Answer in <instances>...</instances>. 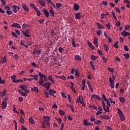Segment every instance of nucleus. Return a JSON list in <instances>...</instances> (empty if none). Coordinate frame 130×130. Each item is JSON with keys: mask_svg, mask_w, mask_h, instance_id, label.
<instances>
[{"mask_svg": "<svg viewBox=\"0 0 130 130\" xmlns=\"http://www.w3.org/2000/svg\"><path fill=\"white\" fill-rule=\"evenodd\" d=\"M2 109L3 110L6 109V107H7V103L5 102H2Z\"/></svg>", "mask_w": 130, "mask_h": 130, "instance_id": "20", "label": "nucleus"}, {"mask_svg": "<svg viewBox=\"0 0 130 130\" xmlns=\"http://www.w3.org/2000/svg\"><path fill=\"white\" fill-rule=\"evenodd\" d=\"M1 2H2V7L6 6V1L5 0H1Z\"/></svg>", "mask_w": 130, "mask_h": 130, "instance_id": "54", "label": "nucleus"}, {"mask_svg": "<svg viewBox=\"0 0 130 130\" xmlns=\"http://www.w3.org/2000/svg\"><path fill=\"white\" fill-rule=\"evenodd\" d=\"M75 76L79 77V73H78V71L77 69H75Z\"/></svg>", "mask_w": 130, "mask_h": 130, "instance_id": "55", "label": "nucleus"}, {"mask_svg": "<svg viewBox=\"0 0 130 130\" xmlns=\"http://www.w3.org/2000/svg\"><path fill=\"white\" fill-rule=\"evenodd\" d=\"M44 122H45V124H46L48 126H50V122H49V121L46 120V121H44Z\"/></svg>", "mask_w": 130, "mask_h": 130, "instance_id": "63", "label": "nucleus"}, {"mask_svg": "<svg viewBox=\"0 0 130 130\" xmlns=\"http://www.w3.org/2000/svg\"><path fill=\"white\" fill-rule=\"evenodd\" d=\"M118 42L116 41L114 44V47L116 49H118Z\"/></svg>", "mask_w": 130, "mask_h": 130, "instance_id": "43", "label": "nucleus"}, {"mask_svg": "<svg viewBox=\"0 0 130 130\" xmlns=\"http://www.w3.org/2000/svg\"><path fill=\"white\" fill-rule=\"evenodd\" d=\"M83 124L85 126H91L92 125H93V123L88 122L87 120L85 119V120H83Z\"/></svg>", "mask_w": 130, "mask_h": 130, "instance_id": "11", "label": "nucleus"}, {"mask_svg": "<svg viewBox=\"0 0 130 130\" xmlns=\"http://www.w3.org/2000/svg\"><path fill=\"white\" fill-rule=\"evenodd\" d=\"M102 59H103V62H104L105 63H107V58H105V57H104V56L102 57Z\"/></svg>", "mask_w": 130, "mask_h": 130, "instance_id": "52", "label": "nucleus"}, {"mask_svg": "<svg viewBox=\"0 0 130 130\" xmlns=\"http://www.w3.org/2000/svg\"><path fill=\"white\" fill-rule=\"evenodd\" d=\"M117 111H118V115H119L120 119L121 121L125 120L124 114L122 113V111L119 108H117Z\"/></svg>", "mask_w": 130, "mask_h": 130, "instance_id": "1", "label": "nucleus"}, {"mask_svg": "<svg viewBox=\"0 0 130 130\" xmlns=\"http://www.w3.org/2000/svg\"><path fill=\"white\" fill-rule=\"evenodd\" d=\"M61 7V4L60 3H57L56 4L55 7L57 8V9H59Z\"/></svg>", "mask_w": 130, "mask_h": 130, "instance_id": "47", "label": "nucleus"}, {"mask_svg": "<svg viewBox=\"0 0 130 130\" xmlns=\"http://www.w3.org/2000/svg\"><path fill=\"white\" fill-rule=\"evenodd\" d=\"M80 7L79 5H78V4H74V10L75 11H78L79 10Z\"/></svg>", "mask_w": 130, "mask_h": 130, "instance_id": "18", "label": "nucleus"}, {"mask_svg": "<svg viewBox=\"0 0 130 130\" xmlns=\"http://www.w3.org/2000/svg\"><path fill=\"white\" fill-rule=\"evenodd\" d=\"M81 13L78 12V13L75 14V19H80L82 18V15H81Z\"/></svg>", "mask_w": 130, "mask_h": 130, "instance_id": "15", "label": "nucleus"}, {"mask_svg": "<svg viewBox=\"0 0 130 130\" xmlns=\"http://www.w3.org/2000/svg\"><path fill=\"white\" fill-rule=\"evenodd\" d=\"M21 6L22 7L23 9H24V10L25 12H29V8L28 7V6H27L26 4H22Z\"/></svg>", "mask_w": 130, "mask_h": 130, "instance_id": "10", "label": "nucleus"}, {"mask_svg": "<svg viewBox=\"0 0 130 130\" xmlns=\"http://www.w3.org/2000/svg\"><path fill=\"white\" fill-rule=\"evenodd\" d=\"M38 4H40L42 7H46V4H45L44 1L43 0H39L38 1Z\"/></svg>", "mask_w": 130, "mask_h": 130, "instance_id": "19", "label": "nucleus"}, {"mask_svg": "<svg viewBox=\"0 0 130 130\" xmlns=\"http://www.w3.org/2000/svg\"><path fill=\"white\" fill-rule=\"evenodd\" d=\"M21 33H22L23 35H24V37L26 38H29L30 37V35H29V29H26L25 30H22L21 31Z\"/></svg>", "mask_w": 130, "mask_h": 130, "instance_id": "2", "label": "nucleus"}, {"mask_svg": "<svg viewBox=\"0 0 130 130\" xmlns=\"http://www.w3.org/2000/svg\"><path fill=\"white\" fill-rule=\"evenodd\" d=\"M12 36H13V37H15V38H17V35L14 31H12Z\"/></svg>", "mask_w": 130, "mask_h": 130, "instance_id": "56", "label": "nucleus"}, {"mask_svg": "<svg viewBox=\"0 0 130 130\" xmlns=\"http://www.w3.org/2000/svg\"><path fill=\"white\" fill-rule=\"evenodd\" d=\"M82 100H81V96H80V95H79L78 96V99H77V100H76V103H79V102H82Z\"/></svg>", "mask_w": 130, "mask_h": 130, "instance_id": "48", "label": "nucleus"}, {"mask_svg": "<svg viewBox=\"0 0 130 130\" xmlns=\"http://www.w3.org/2000/svg\"><path fill=\"white\" fill-rule=\"evenodd\" d=\"M90 58L92 60L95 61L96 59L99 58V57H98L97 56H94V55H91V56H90Z\"/></svg>", "mask_w": 130, "mask_h": 130, "instance_id": "25", "label": "nucleus"}, {"mask_svg": "<svg viewBox=\"0 0 130 130\" xmlns=\"http://www.w3.org/2000/svg\"><path fill=\"white\" fill-rule=\"evenodd\" d=\"M124 50H125L126 52H128V51H129V48H128L127 46H124Z\"/></svg>", "mask_w": 130, "mask_h": 130, "instance_id": "53", "label": "nucleus"}, {"mask_svg": "<svg viewBox=\"0 0 130 130\" xmlns=\"http://www.w3.org/2000/svg\"><path fill=\"white\" fill-rule=\"evenodd\" d=\"M102 123V121L100 120H98L96 121H94L95 124H99Z\"/></svg>", "mask_w": 130, "mask_h": 130, "instance_id": "50", "label": "nucleus"}, {"mask_svg": "<svg viewBox=\"0 0 130 130\" xmlns=\"http://www.w3.org/2000/svg\"><path fill=\"white\" fill-rule=\"evenodd\" d=\"M15 31L16 32V34H17V35H21V31H20V30H18L17 29H15Z\"/></svg>", "mask_w": 130, "mask_h": 130, "instance_id": "51", "label": "nucleus"}, {"mask_svg": "<svg viewBox=\"0 0 130 130\" xmlns=\"http://www.w3.org/2000/svg\"><path fill=\"white\" fill-rule=\"evenodd\" d=\"M13 123L15 124V130H17V123L16 120H13Z\"/></svg>", "mask_w": 130, "mask_h": 130, "instance_id": "42", "label": "nucleus"}, {"mask_svg": "<svg viewBox=\"0 0 130 130\" xmlns=\"http://www.w3.org/2000/svg\"><path fill=\"white\" fill-rule=\"evenodd\" d=\"M64 49H63V48L62 47H59V49H58L59 52L61 53H62V51H64Z\"/></svg>", "mask_w": 130, "mask_h": 130, "instance_id": "57", "label": "nucleus"}, {"mask_svg": "<svg viewBox=\"0 0 130 130\" xmlns=\"http://www.w3.org/2000/svg\"><path fill=\"white\" fill-rule=\"evenodd\" d=\"M93 44H98V39L96 38L93 39Z\"/></svg>", "mask_w": 130, "mask_h": 130, "instance_id": "59", "label": "nucleus"}, {"mask_svg": "<svg viewBox=\"0 0 130 130\" xmlns=\"http://www.w3.org/2000/svg\"><path fill=\"white\" fill-rule=\"evenodd\" d=\"M109 82L110 84V87H111V88H114V81L113 80H112V78H111V77H110L109 78Z\"/></svg>", "mask_w": 130, "mask_h": 130, "instance_id": "7", "label": "nucleus"}, {"mask_svg": "<svg viewBox=\"0 0 130 130\" xmlns=\"http://www.w3.org/2000/svg\"><path fill=\"white\" fill-rule=\"evenodd\" d=\"M48 93H49V95H51L53 97L56 98V96L53 94L56 93V91L55 90L49 89V92H48Z\"/></svg>", "mask_w": 130, "mask_h": 130, "instance_id": "6", "label": "nucleus"}, {"mask_svg": "<svg viewBox=\"0 0 130 130\" xmlns=\"http://www.w3.org/2000/svg\"><path fill=\"white\" fill-rule=\"evenodd\" d=\"M71 42H72V46L74 47H76V46H78V44H75V39L72 38Z\"/></svg>", "mask_w": 130, "mask_h": 130, "instance_id": "22", "label": "nucleus"}, {"mask_svg": "<svg viewBox=\"0 0 130 130\" xmlns=\"http://www.w3.org/2000/svg\"><path fill=\"white\" fill-rule=\"evenodd\" d=\"M59 114H60V115L63 116L65 115V112L61 110H59Z\"/></svg>", "mask_w": 130, "mask_h": 130, "instance_id": "41", "label": "nucleus"}, {"mask_svg": "<svg viewBox=\"0 0 130 130\" xmlns=\"http://www.w3.org/2000/svg\"><path fill=\"white\" fill-rule=\"evenodd\" d=\"M124 57H125V59H128L129 57V54H124Z\"/></svg>", "mask_w": 130, "mask_h": 130, "instance_id": "60", "label": "nucleus"}, {"mask_svg": "<svg viewBox=\"0 0 130 130\" xmlns=\"http://www.w3.org/2000/svg\"><path fill=\"white\" fill-rule=\"evenodd\" d=\"M31 65H32V66L34 67V68H37L38 69H39V67H38V66H37V64L35 62L31 63Z\"/></svg>", "mask_w": 130, "mask_h": 130, "instance_id": "45", "label": "nucleus"}, {"mask_svg": "<svg viewBox=\"0 0 130 130\" xmlns=\"http://www.w3.org/2000/svg\"><path fill=\"white\" fill-rule=\"evenodd\" d=\"M6 94V88L4 89L3 91L1 92L0 93V98H3Z\"/></svg>", "mask_w": 130, "mask_h": 130, "instance_id": "14", "label": "nucleus"}, {"mask_svg": "<svg viewBox=\"0 0 130 130\" xmlns=\"http://www.w3.org/2000/svg\"><path fill=\"white\" fill-rule=\"evenodd\" d=\"M10 78H11L12 81H15L16 80V79H17V76H16L15 75H13V76L10 77Z\"/></svg>", "mask_w": 130, "mask_h": 130, "instance_id": "36", "label": "nucleus"}, {"mask_svg": "<svg viewBox=\"0 0 130 130\" xmlns=\"http://www.w3.org/2000/svg\"><path fill=\"white\" fill-rule=\"evenodd\" d=\"M82 87H81V90H84L85 88H86V81L85 80V79H82Z\"/></svg>", "mask_w": 130, "mask_h": 130, "instance_id": "13", "label": "nucleus"}, {"mask_svg": "<svg viewBox=\"0 0 130 130\" xmlns=\"http://www.w3.org/2000/svg\"><path fill=\"white\" fill-rule=\"evenodd\" d=\"M29 26V25L25 23L22 24V28L24 29H25L26 28H28Z\"/></svg>", "mask_w": 130, "mask_h": 130, "instance_id": "37", "label": "nucleus"}, {"mask_svg": "<svg viewBox=\"0 0 130 130\" xmlns=\"http://www.w3.org/2000/svg\"><path fill=\"white\" fill-rule=\"evenodd\" d=\"M35 10L36 13H37V15L39 17L41 16V12L39 11V10L37 9V10Z\"/></svg>", "mask_w": 130, "mask_h": 130, "instance_id": "40", "label": "nucleus"}, {"mask_svg": "<svg viewBox=\"0 0 130 130\" xmlns=\"http://www.w3.org/2000/svg\"><path fill=\"white\" fill-rule=\"evenodd\" d=\"M38 83H39L40 86H42L43 87H50V86H51V83H50V82H46L44 83V81H43L42 84L40 83V81Z\"/></svg>", "mask_w": 130, "mask_h": 130, "instance_id": "3", "label": "nucleus"}, {"mask_svg": "<svg viewBox=\"0 0 130 130\" xmlns=\"http://www.w3.org/2000/svg\"><path fill=\"white\" fill-rule=\"evenodd\" d=\"M42 127L43 128H45L46 127V124H45L44 121L42 122Z\"/></svg>", "mask_w": 130, "mask_h": 130, "instance_id": "64", "label": "nucleus"}, {"mask_svg": "<svg viewBox=\"0 0 130 130\" xmlns=\"http://www.w3.org/2000/svg\"><path fill=\"white\" fill-rule=\"evenodd\" d=\"M96 24H97V25H98V28H99L100 29L104 28L103 25L102 24H100L99 22H96Z\"/></svg>", "mask_w": 130, "mask_h": 130, "instance_id": "30", "label": "nucleus"}, {"mask_svg": "<svg viewBox=\"0 0 130 130\" xmlns=\"http://www.w3.org/2000/svg\"><path fill=\"white\" fill-rule=\"evenodd\" d=\"M31 91L32 92H35L36 93H38L39 90L38 87L34 86V88H31Z\"/></svg>", "mask_w": 130, "mask_h": 130, "instance_id": "17", "label": "nucleus"}, {"mask_svg": "<svg viewBox=\"0 0 130 130\" xmlns=\"http://www.w3.org/2000/svg\"><path fill=\"white\" fill-rule=\"evenodd\" d=\"M101 118H102L103 119H106L107 120H108L110 119V117L109 116L107 115H102L101 116Z\"/></svg>", "mask_w": 130, "mask_h": 130, "instance_id": "23", "label": "nucleus"}, {"mask_svg": "<svg viewBox=\"0 0 130 130\" xmlns=\"http://www.w3.org/2000/svg\"><path fill=\"white\" fill-rule=\"evenodd\" d=\"M28 122H29L30 124H34V120L32 119V117H30L29 119H28Z\"/></svg>", "mask_w": 130, "mask_h": 130, "instance_id": "29", "label": "nucleus"}, {"mask_svg": "<svg viewBox=\"0 0 130 130\" xmlns=\"http://www.w3.org/2000/svg\"><path fill=\"white\" fill-rule=\"evenodd\" d=\"M96 34H97L98 36H100L103 34V31L101 30H98Z\"/></svg>", "mask_w": 130, "mask_h": 130, "instance_id": "38", "label": "nucleus"}, {"mask_svg": "<svg viewBox=\"0 0 130 130\" xmlns=\"http://www.w3.org/2000/svg\"><path fill=\"white\" fill-rule=\"evenodd\" d=\"M107 108H106V107H105V109H103V110L107 112V113L110 112V108H109V106H106Z\"/></svg>", "mask_w": 130, "mask_h": 130, "instance_id": "33", "label": "nucleus"}, {"mask_svg": "<svg viewBox=\"0 0 130 130\" xmlns=\"http://www.w3.org/2000/svg\"><path fill=\"white\" fill-rule=\"evenodd\" d=\"M42 12H43L44 14L46 15V17L47 18L49 17V16H50V14L49 13V11H48L47 9L44 8L43 9H42Z\"/></svg>", "mask_w": 130, "mask_h": 130, "instance_id": "9", "label": "nucleus"}, {"mask_svg": "<svg viewBox=\"0 0 130 130\" xmlns=\"http://www.w3.org/2000/svg\"><path fill=\"white\" fill-rule=\"evenodd\" d=\"M13 82L14 83H22L23 80L21 79H19V80H15L13 81Z\"/></svg>", "mask_w": 130, "mask_h": 130, "instance_id": "28", "label": "nucleus"}, {"mask_svg": "<svg viewBox=\"0 0 130 130\" xmlns=\"http://www.w3.org/2000/svg\"><path fill=\"white\" fill-rule=\"evenodd\" d=\"M89 107L93 109V110H97V107L94 105H89Z\"/></svg>", "mask_w": 130, "mask_h": 130, "instance_id": "44", "label": "nucleus"}, {"mask_svg": "<svg viewBox=\"0 0 130 130\" xmlns=\"http://www.w3.org/2000/svg\"><path fill=\"white\" fill-rule=\"evenodd\" d=\"M30 7H32L34 10H38V8H37L36 6H35V5H34L33 4H30Z\"/></svg>", "mask_w": 130, "mask_h": 130, "instance_id": "35", "label": "nucleus"}, {"mask_svg": "<svg viewBox=\"0 0 130 130\" xmlns=\"http://www.w3.org/2000/svg\"><path fill=\"white\" fill-rule=\"evenodd\" d=\"M49 14H50L52 17H54L55 13L53 10H49Z\"/></svg>", "mask_w": 130, "mask_h": 130, "instance_id": "32", "label": "nucleus"}, {"mask_svg": "<svg viewBox=\"0 0 130 130\" xmlns=\"http://www.w3.org/2000/svg\"><path fill=\"white\" fill-rule=\"evenodd\" d=\"M20 122L21 123H24V122H25V119L22 118V116H20Z\"/></svg>", "mask_w": 130, "mask_h": 130, "instance_id": "46", "label": "nucleus"}, {"mask_svg": "<svg viewBox=\"0 0 130 130\" xmlns=\"http://www.w3.org/2000/svg\"><path fill=\"white\" fill-rule=\"evenodd\" d=\"M103 47H104V49H105V50H106V51L108 52V50H109V48L108 46L107 45V44H105L103 45Z\"/></svg>", "mask_w": 130, "mask_h": 130, "instance_id": "34", "label": "nucleus"}, {"mask_svg": "<svg viewBox=\"0 0 130 130\" xmlns=\"http://www.w3.org/2000/svg\"><path fill=\"white\" fill-rule=\"evenodd\" d=\"M13 8V9L12 10L14 13H16L17 11V6L16 5H13L12 6Z\"/></svg>", "mask_w": 130, "mask_h": 130, "instance_id": "26", "label": "nucleus"}, {"mask_svg": "<svg viewBox=\"0 0 130 130\" xmlns=\"http://www.w3.org/2000/svg\"><path fill=\"white\" fill-rule=\"evenodd\" d=\"M67 79H75V77L73 75H70V76H68V77H67Z\"/></svg>", "mask_w": 130, "mask_h": 130, "instance_id": "62", "label": "nucleus"}, {"mask_svg": "<svg viewBox=\"0 0 130 130\" xmlns=\"http://www.w3.org/2000/svg\"><path fill=\"white\" fill-rule=\"evenodd\" d=\"M13 58L17 60L19 58V56L17 54H14V55H13Z\"/></svg>", "mask_w": 130, "mask_h": 130, "instance_id": "61", "label": "nucleus"}, {"mask_svg": "<svg viewBox=\"0 0 130 130\" xmlns=\"http://www.w3.org/2000/svg\"><path fill=\"white\" fill-rule=\"evenodd\" d=\"M7 59V57H6V55L4 56L3 58H2V60H1L2 63H6L7 62L6 61Z\"/></svg>", "mask_w": 130, "mask_h": 130, "instance_id": "24", "label": "nucleus"}, {"mask_svg": "<svg viewBox=\"0 0 130 130\" xmlns=\"http://www.w3.org/2000/svg\"><path fill=\"white\" fill-rule=\"evenodd\" d=\"M48 80L51 82V83H53V84H55V81L53 79V77L51 75H49L48 76Z\"/></svg>", "mask_w": 130, "mask_h": 130, "instance_id": "12", "label": "nucleus"}, {"mask_svg": "<svg viewBox=\"0 0 130 130\" xmlns=\"http://www.w3.org/2000/svg\"><path fill=\"white\" fill-rule=\"evenodd\" d=\"M38 75H34L33 77H32V78L34 79V80L35 81H37L38 80Z\"/></svg>", "mask_w": 130, "mask_h": 130, "instance_id": "49", "label": "nucleus"}, {"mask_svg": "<svg viewBox=\"0 0 130 130\" xmlns=\"http://www.w3.org/2000/svg\"><path fill=\"white\" fill-rule=\"evenodd\" d=\"M74 59L76 61H81L82 58H81L80 56L77 55L74 56Z\"/></svg>", "mask_w": 130, "mask_h": 130, "instance_id": "21", "label": "nucleus"}, {"mask_svg": "<svg viewBox=\"0 0 130 130\" xmlns=\"http://www.w3.org/2000/svg\"><path fill=\"white\" fill-rule=\"evenodd\" d=\"M119 101L122 104H124L125 102V99L124 98L122 97V96H120L119 97Z\"/></svg>", "mask_w": 130, "mask_h": 130, "instance_id": "27", "label": "nucleus"}, {"mask_svg": "<svg viewBox=\"0 0 130 130\" xmlns=\"http://www.w3.org/2000/svg\"><path fill=\"white\" fill-rule=\"evenodd\" d=\"M38 76L40 77V84H42L43 83V78L46 77V75H44V74H42V73L39 72L38 73Z\"/></svg>", "mask_w": 130, "mask_h": 130, "instance_id": "4", "label": "nucleus"}, {"mask_svg": "<svg viewBox=\"0 0 130 130\" xmlns=\"http://www.w3.org/2000/svg\"><path fill=\"white\" fill-rule=\"evenodd\" d=\"M58 78H60V79H61V80H67V78L64 76H59Z\"/></svg>", "mask_w": 130, "mask_h": 130, "instance_id": "58", "label": "nucleus"}, {"mask_svg": "<svg viewBox=\"0 0 130 130\" xmlns=\"http://www.w3.org/2000/svg\"><path fill=\"white\" fill-rule=\"evenodd\" d=\"M11 27H13V28H21V25H20V24H19L18 23H13V24H12L11 25Z\"/></svg>", "mask_w": 130, "mask_h": 130, "instance_id": "8", "label": "nucleus"}, {"mask_svg": "<svg viewBox=\"0 0 130 130\" xmlns=\"http://www.w3.org/2000/svg\"><path fill=\"white\" fill-rule=\"evenodd\" d=\"M87 85L88 86H89V90H90V91H94V90H93V88L91 87V85H90V82H89V81H87Z\"/></svg>", "mask_w": 130, "mask_h": 130, "instance_id": "31", "label": "nucleus"}, {"mask_svg": "<svg viewBox=\"0 0 130 130\" xmlns=\"http://www.w3.org/2000/svg\"><path fill=\"white\" fill-rule=\"evenodd\" d=\"M121 35L124 38H126L127 36H130V33L129 32L126 31V30H122V32H121Z\"/></svg>", "mask_w": 130, "mask_h": 130, "instance_id": "5", "label": "nucleus"}, {"mask_svg": "<svg viewBox=\"0 0 130 130\" xmlns=\"http://www.w3.org/2000/svg\"><path fill=\"white\" fill-rule=\"evenodd\" d=\"M21 89H22V90H24L25 93H29V90L23 88V86H21Z\"/></svg>", "mask_w": 130, "mask_h": 130, "instance_id": "39", "label": "nucleus"}, {"mask_svg": "<svg viewBox=\"0 0 130 130\" xmlns=\"http://www.w3.org/2000/svg\"><path fill=\"white\" fill-rule=\"evenodd\" d=\"M91 98H93L94 99H97L98 100L101 101V98L97 94H92ZM92 99V98H91Z\"/></svg>", "mask_w": 130, "mask_h": 130, "instance_id": "16", "label": "nucleus"}]
</instances>
